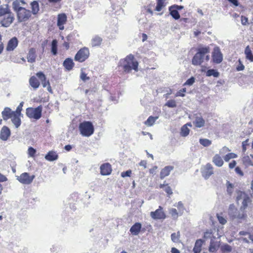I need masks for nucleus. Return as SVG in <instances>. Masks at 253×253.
Masks as SVG:
<instances>
[{"mask_svg": "<svg viewBox=\"0 0 253 253\" xmlns=\"http://www.w3.org/2000/svg\"><path fill=\"white\" fill-rule=\"evenodd\" d=\"M118 67L121 68L125 73H129L132 70L138 71V62L135 59L133 55L130 54L125 58L120 60Z\"/></svg>", "mask_w": 253, "mask_h": 253, "instance_id": "obj_1", "label": "nucleus"}, {"mask_svg": "<svg viewBox=\"0 0 253 253\" xmlns=\"http://www.w3.org/2000/svg\"><path fill=\"white\" fill-rule=\"evenodd\" d=\"M210 53V48L208 46L199 47L197 49V52L195 54L192 60V64L194 65H200L204 60L208 61L210 59V55L207 54Z\"/></svg>", "mask_w": 253, "mask_h": 253, "instance_id": "obj_2", "label": "nucleus"}, {"mask_svg": "<svg viewBox=\"0 0 253 253\" xmlns=\"http://www.w3.org/2000/svg\"><path fill=\"white\" fill-rule=\"evenodd\" d=\"M81 134L85 137L91 136L94 131L92 123L89 121H84L81 123L79 126Z\"/></svg>", "mask_w": 253, "mask_h": 253, "instance_id": "obj_3", "label": "nucleus"}, {"mask_svg": "<svg viewBox=\"0 0 253 253\" xmlns=\"http://www.w3.org/2000/svg\"><path fill=\"white\" fill-rule=\"evenodd\" d=\"M42 105H40L36 108H28L26 109V115L29 118L37 120L42 116Z\"/></svg>", "mask_w": 253, "mask_h": 253, "instance_id": "obj_4", "label": "nucleus"}, {"mask_svg": "<svg viewBox=\"0 0 253 253\" xmlns=\"http://www.w3.org/2000/svg\"><path fill=\"white\" fill-rule=\"evenodd\" d=\"M31 16V11L30 10L21 7L17 8V17L19 22H26L29 20Z\"/></svg>", "mask_w": 253, "mask_h": 253, "instance_id": "obj_5", "label": "nucleus"}, {"mask_svg": "<svg viewBox=\"0 0 253 253\" xmlns=\"http://www.w3.org/2000/svg\"><path fill=\"white\" fill-rule=\"evenodd\" d=\"M89 50L87 47L81 48L76 54L74 60L79 62L85 61L89 56Z\"/></svg>", "mask_w": 253, "mask_h": 253, "instance_id": "obj_6", "label": "nucleus"}, {"mask_svg": "<svg viewBox=\"0 0 253 253\" xmlns=\"http://www.w3.org/2000/svg\"><path fill=\"white\" fill-rule=\"evenodd\" d=\"M236 200L237 201L243 200L242 205L241 207V209L243 210H245L248 206V205L251 202V200L249 196L246 193L242 191H239L238 193V196Z\"/></svg>", "mask_w": 253, "mask_h": 253, "instance_id": "obj_7", "label": "nucleus"}, {"mask_svg": "<svg viewBox=\"0 0 253 253\" xmlns=\"http://www.w3.org/2000/svg\"><path fill=\"white\" fill-rule=\"evenodd\" d=\"M150 216L152 219L156 220H163L167 217L166 214L163 211V207L160 206L156 211L150 212Z\"/></svg>", "mask_w": 253, "mask_h": 253, "instance_id": "obj_8", "label": "nucleus"}, {"mask_svg": "<svg viewBox=\"0 0 253 253\" xmlns=\"http://www.w3.org/2000/svg\"><path fill=\"white\" fill-rule=\"evenodd\" d=\"M201 173L205 179H208L213 174V167L211 164L208 163L203 166L201 169Z\"/></svg>", "mask_w": 253, "mask_h": 253, "instance_id": "obj_9", "label": "nucleus"}, {"mask_svg": "<svg viewBox=\"0 0 253 253\" xmlns=\"http://www.w3.org/2000/svg\"><path fill=\"white\" fill-rule=\"evenodd\" d=\"M2 116L3 120H7L13 118L12 122L16 126V112L12 111L10 108L6 107L2 112Z\"/></svg>", "mask_w": 253, "mask_h": 253, "instance_id": "obj_10", "label": "nucleus"}, {"mask_svg": "<svg viewBox=\"0 0 253 253\" xmlns=\"http://www.w3.org/2000/svg\"><path fill=\"white\" fill-rule=\"evenodd\" d=\"M3 19H0V24L1 26L5 27H8L14 20V16L10 11L2 16Z\"/></svg>", "mask_w": 253, "mask_h": 253, "instance_id": "obj_11", "label": "nucleus"}, {"mask_svg": "<svg viewBox=\"0 0 253 253\" xmlns=\"http://www.w3.org/2000/svg\"><path fill=\"white\" fill-rule=\"evenodd\" d=\"M34 175H30L27 172H24L22 173L20 176L17 179L22 183L24 184H29L32 182L34 179L35 178Z\"/></svg>", "mask_w": 253, "mask_h": 253, "instance_id": "obj_12", "label": "nucleus"}, {"mask_svg": "<svg viewBox=\"0 0 253 253\" xmlns=\"http://www.w3.org/2000/svg\"><path fill=\"white\" fill-rule=\"evenodd\" d=\"M36 76L41 80L43 87H47L48 91L50 92H52L50 83L48 80H46L45 75L42 72H39L36 74Z\"/></svg>", "mask_w": 253, "mask_h": 253, "instance_id": "obj_13", "label": "nucleus"}, {"mask_svg": "<svg viewBox=\"0 0 253 253\" xmlns=\"http://www.w3.org/2000/svg\"><path fill=\"white\" fill-rule=\"evenodd\" d=\"M193 124L196 127L201 128L205 126V120L201 114H195Z\"/></svg>", "mask_w": 253, "mask_h": 253, "instance_id": "obj_14", "label": "nucleus"}, {"mask_svg": "<svg viewBox=\"0 0 253 253\" xmlns=\"http://www.w3.org/2000/svg\"><path fill=\"white\" fill-rule=\"evenodd\" d=\"M100 173L102 175H110L112 171L111 165L108 163H104L102 164L100 168Z\"/></svg>", "mask_w": 253, "mask_h": 253, "instance_id": "obj_15", "label": "nucleus"}, {"mask_svg": "<svg viewBox=\"0 0 253 253\" xmlns=\"http://www.w3.org/2000/svg\"><path fill=\"white\" fill-rule=\"evenodd\" d=\"M67 19V16L65 13H61L58 15L57 26L60 30H63L64 29V25L66 23Z\"/></svg>", "mask_w": 253, "mask_h": 253, "instance_id": "obj_16", "label": "nucleus"}, {"mask_svg": "<svg viewBox=\"0 0 253 253\" xmlns=\"http://www.w3.org/2000/svg\"><path fill=\"white\" fill-rule=\"evenodd\" d=\"M142 228V225L139 222L135 223L130 228L129 231L132 235H137Z\"/></svg>", "mask_w": 253, "mask_h": 253, "instance_id": "obj_17", "label": "nucleus"}, {"mask_svg": "<svg viewBox=\"0 0 253 253\" xmlns=\"http://www.w3.org/2000/svg\"><path fill=\"white\" fill-rule=\"evenodd\" d=\"M212 60L214 63H220L222 61V55L219 49H214L212 52Z\"/></svg>", "mask_w": 253, "mask_h": 253, "instance_id": "obj_18", "label": "nucleus"}, {"mask_svg": "<svg viewBox=\"0 0 253 253\" xmlns=\"http://www.w3.org/2000/svg\"><path fill=\"white\" fill-rule=\"evenodd\" d=\"M10 131L9 129L4 126L1 129L0 133V138L2 140H6L8 137L10 136Z\"/></svg>", "mask_w": 253, "mask_h": 253, "instance_id": "obj_19", "label": "nucleus"}, {"mask_svg": "<svg viewBox=\"0 0 253 253\" xmlns=\"http://www.w3.org/2000/svg\"><path fill=\"white\" fill-rule=\"evenodd\" d=\"M213 163L218 167H221L223 165L224 162L222 157L219 154H215L212 158Z\"/></svg>", "mask_w": 253, "mask_h": 253, "instance_id": "obj_20", "label": "nucleus"}, {"mask_svg": "<svg viewBox=\"0 0 253 253\" xmlns=\"http://www.w3.org/2000/svg\"><path fill=\"white\" fill-rule=\"evenodd\" d=\"M173 169V167L172 166H166L164 169H163L160 172V178L161 179H164L165 177L168 176L171 170H172Z\"/></svg>", "mask_w": 253, "mask_h": 253, "instance_id": "obj_21", "label": "nucleus"}, {"mask_svg": "<svg viewBox=\"0 0 253 253\" xmlns=\"http://www.w3.org/2000/svg\"><path fill=\"white\" fill-rule=\"evenodd\" d=\"M63 65L66 70L70 71L74 67L75 64L71 58H67L63 62Z\"/></svg>", "mask_w": 253, "mask_h": 253, "instance_id": "obj_22", "label": "nucleus"}, {"mask_svg": "<svg viewBox=\"0 0 253 253\" xmlns=\"http://www.w3.org/2000/svg\"><path fill=\"white\" fill-rule=\"evenodd\" d=\"M203 243L204 241L202 239H198L196 241L193 250L194 253H200L201 252Z\"/></svg>", "mask_w": 253, "mask_h": 253, "instance_id": "obj_23", "label": "nucleus"}, {"mask_svg": "<svg viewBox=\"0 0 253 253\" xmlns=\"http://www.w3.org/2000/svg\"><path fill=\"white\" fill-rule=\"evenodd\" d=\"M36 58V49L34 48H30L27 55V59L28 62L31 63L34 62L35 61Z\"/></svg>", "mask_w": 253, "mask_h": 253, "instance_id": "obj_24", "label": "nucleus"}, {"mask_svg": "<svg viewBox=\"0 0 253 253\" xmlns=\"http://www.w3.org/2000/svg\"><path fill=\"white\" fill-rule=\"evenodd\" d=\"M16 47V37H13L8 42L6 49L8 51H13Z\"/></svg>", "mask_w": 253, "mask_h": 253, "instance_id": "obj_25", "label": "nucleus"}, {"mask_svg": "<svg viewBox=\"0 0 253 253\" xmlns=\"http://www.w3.org/2000/svg\"><path fill=\"white\" fill-rule=\"evenodd\" d=\"M29 84L34 89L38 88L40 85V83L36 77L33 76L29 79Z\"/></svg>", "mask_w": 253, "mask_h": 253, "instance_id": "obj_26", "label": "nucleus"}, {"mask_svg": "<svg viewBox=\"0 0 253 253\" xmlns=\"http://www.w3.org/2000/svg\"><path fill=\"white\" fill-rule=\"evenodd\" d=\"M166 0H156V6L155 8L156 11H161L166 6Z\"/></svg>", "mask_w": 253, "mask_h": 253, "instance_id": "obj_27", "label": "nucleus"}, {"mask_svg": "<svg viewBox=\"0 0 253 253\" xmlns=\"http://www.w3.org/2000/svg\"><path fill=\"white\" fill-rule=\"evenodd\" d=\"M58 156L53 151H49L45 156V159L48 161H53L58 159Z\"/></svg>", "mask_w": 253, "mask_h": 253, "instance_id": "obj_28", "label": "nucleus"}, {"mask_svg": "<svg viewBox=\"0 0 253 253\" xmlns=\"http://www.w3.org/2000/svg\"><path fill=\"white\" fill-rule=\"evenodd\" d=\"M191 126L192 125L190 123H187L183 126L181 128V135L182 136H187L190 132V129L188 128L187 126Z\"/></svg>", "mask_w": 253, "mask_h": 253, "instance_id": "obj_29", "label": "nucleus"}, {"mask_svg": "<svg viewBox=\"0 0 253 253\" xmlns=\"http://www.w3.org/2000/svg\"><path fill=\"white\" fill-rule=\"evenodd\" d=\"M169 11L170 15L175 20H177L180 18V14L176 9L174 6H170L169 7Z\"/></svg>", "mask_w": 253, "mask_h": 253, "instance_id": "obj_30", "label": "nucleus"}, {"mask_svg": "<svg viewBox=\"0 0 253 253\" xmlns=\"http://www.w3.org/2000/svg\"><path fill=\"white\" fill-rule=\"evenodd\" d=\"M102 42V39L98 36H95L91 40V46L92 47L100 46Z\"/></svg>", "mask_w": 253, "mask_h": 253, "instance_id": "obj_31", "label": "nucleus"}, {"mask_svg": "<svg viewBox=\"0 0 253 253\" xmlns=\"http://www.w3.org/2000/svg\"><path fill=\"white\" fill-rule=\"evenodd\" d=\"M31 6L32 9V11H31V13H32L34 15L37 14L40 10L39 4L38 2L36 0L32 1L31 3Z\"/></svg>", "mask_w": 253, "mask_h": 253, "instance_id": "obj_32", "label": "nucleus"}, {"mask_svg": "<svg viewBox=\"0 0 253 253\" xmlns=\"http://www.w3.org/2000/svg\"><path fill=\"white\" fill-rule=\"evenodd\" d=\"M245 54L247 59L250 62H253V54L249 45L246 46L245 49Z\"/></svg>", "mask_w": 253, "mask_h": 253, "instance_id": "obj_33", "label": "nucleus"}, {"mask_svg": "<svg viewBox=\"0 0 253 253\" xmlns=\"http://www.w3.org/2000/svg\"><path fill=\"white\" fill-rule=\"evenodd\" d=\"M10 9L7 5H2L0 6V19H2V16L10 12Z\"/></svg>", "mask_w": 253, "mask_h": 253, "instance_id": "obj_34", "label": "nucleus"}, {"mask_svg": "<svg viewBox=\"0 0 253 253\" xmlns=\"http://www.w3.org/2000/svg\"><path fill=\"white\" fill-rule=\"evenodd\" d=\"M165 187L164 189L165 191L167 193L168 196H170L172 194V191L170 186H169L168 183H166V181L164 182V184H161L159 185L160 188H163Z\"/></svg>", "mask_w": 253, "mask_h": 253, "instance_id": "obj_35", "label": "nucleus"}, {"mask_svg": "<svg viewBox=\"0 0 253 253\" xmlns=\"http://www.w3.org/2000/svg\"><path fill=\"white\" fill-rule=\"evenodd\" d=\"M206 76L207 77L213 76L214 77L217 78L219 76V73L218 71L214 69L208 70L206 72Z\"/></svg>", "mask_w": 253, "mask_h": 253, "instance_id": "obj_36", "label": "nucleus"}, {"mask_svg": "<svg viewBox=\"0 0 253 253\" xmlns=\"http://www.w3.org/2000/svg\"><path fill=\"white\" fill-rule=\"evenodd\" d=\"M157 119V117H154L153 116H150L144 122V124L147 126H151L154 124Z\"/></svg>", "mask_w": 253, "mask_h": 253, "instance_id": "obj_37", "label": "nucleus"}, {"mask_svg": "<svg viewBox=\"0 0 253 253\" xmlns=\"http://www.w3.org/2000/svg\"><path fill=\"white\" fill-rule=\"evenodd\" d=\"M51 52L53 55H55L57 53V41L53 40L51 42Z\"/></svg>", "mask_w": 253, "mask_h": 253, "instance_id": "obj_38", "label": "nucleus"}, {"mask_svg": "<svg viewBox=\"0 0 253 253\" xmlns=\"http://www.w3.org/2000/svg\"><path fill=\"white\" fill-rule=\"evenodd\" d=\"M238 156L234 153H229L224 157V160L225 162H229L230 160L237 158Z\"/></svg>", "mask_w": 253, "mask_h": 253, "instance_id": "obj_39", "label": "nucleus"}, {"mask_svg": "<svg viewBox=\"0 0 253 253\" xmlns=\"http://www.w3.org/2000/svg\"><path fill=\"white\" fill-rule=\"evenodd\" d=\"M227 192L228 194L231 196L234 191V185L230 183L229 181L226 182Z\"/></svg>", "mask_w": 253, "mask_h": 253, "instance_id": "obj_40", "label": "nucleus"}, {"mask_svg": "<svg viewBox=\"0 0 253 253\" xmlns=\"http://www.w3.org/2000/svg\"><path fill=\"white\" fill-rule=\"evenodd\" d=\"M221 251L223 253H230L232 251V247L228 244H224L221 247Z\"/></svg>", "mask_w": 253, "mask_h": 253, "instance_id": "obj_41", "label": "nucleus"}, {"mask_svg": "<svg viewBox=\"0 0 253 253\" xmlns=\"http://www.w3.org/2000/svg\"><path fill=\"white\" fill-rule=\"evenodd\" d=\"M243 163L246 167L253 166V162L249 156L244 157L243 159Z\"/></svg>", "mask_w": 253, "mask_h": 253, "instance_id": "obj_42", "label": "nucleus"}, {"mask_svg": "<svg viewBox=\"0 0 253 253\" xmlns=\"http://www.w3.org/2000/svg\"><path fill=\"white\" fill-rule=\"evenodd\" d=\"M200 143L204 147H208L211 144V141L206 138H201L199 140Z\"/></svg>", "mask_w": 253, "mask_h": 253, "instance_id": "obj_43", "label": "nucleus"}, {"mask_svg": "<svg viewBox=\"0 0 253 253\" xmlns=\"http://www.w3.org/2000/svg\"><path fill=\"white\" fill-rule=\"evenodd\" d=\"M169 213L170 214L172 218L174 220H176L178 216V212L175 209H171L169 211Z\"/></svg>", "mask_w": 253, "mask_h": 253, "instance_id": "obj_44", "label": "nucleus"}, {"mask_svg": "<svg viewBox=\"0 0 253 253\" xmlns=\"http://www.w3.org/2000/svg\"><path fill=\"white\" fill-rule=\"evenodd\" d=\"M218 248V245L213 242H211L209 247V251L210 252L214 253L217 250Z\"/></svg>", "mask_w": 253, "mask_h": 253, "instance_id": "obj_45", "label": "nucleus"}, {"mask_svg": "<svg viewBox=\"0 0 253 253\" xmlns=\"http://www.w3.org/2000/svg\"><path fill=\"white\" fill-rule=\"evenodd\" d=\"M186 92V88H183L179 90L175 94V97H184L185 96V93Z\"/></svg>", "mask_w": 253, "mask_h": 253, "instance_id": "obj_46", "label": "nucleus"}, {"mask_svg": "<svg viewBox=\"0 0 253 253\" xmlns=\"http://www.w3.org/2000/svg\"><path fill=\"white\" fill-rule=\"evenodd\" d=\"M166 105L169 107L174 108L176 106V103L174 100L171 99L167 102Z\"/></svg>", "mask_w": 253, "mask_h": 253, "instance_id": "obj_47", "label": "nucleus"}, {"mask_svg": "<svg viewBox=\"0 0 253 253\" xmlns=\"http://www.w3.org/2000/svg\"><path fill=\"white\" fill-rule=\"evenodd\" d=\"M179 233L178 232L177 233H173L171 235V240L175 243H176L178 242L179 238Z\"/></svg>", "mask_w": 253, "mask_h": 253, "instance_id": "obj_48", "label": "nucleus"}, {"mask_svg": "<svg viewBox=\"0 0 253 253\" xmlns=\"http://www.w3.org/2000/svg\"><path fill=\"white\" fill-rule=\"evenodd\" d=\"M195 79L194 77H192L188 79L186 82L183 84V85H191L195 82Z\"/></svg>", "mask_w": 253, "mask_h": 253, "instance_id": "obj_49", "label": "nucleus"}, {"mask_svg": "<svg viewBox=\"0 0 253 253\" xmlns=\"http://www.w3.org/2000/svg\"><path fill=\"white\" fill-rule=\"evenodd\" d=\"M249 139H247L242 143V150L245 152L247 150V147L249 145Z\"/></svg>", "mask_w": 253, "mask_h": 253, "instance_id": "obj_50", "label": "nucleus"}, {"mask_svg": "<svg viewBox=\"0 0 253 253\" xmlns=\"http://www.w3.org/2000/svg\"><path fill=\"white\" fill-rule=\"evenodd\" d=\"M132 174V171L130 169L127 170L126 171H123L121 173V175L122 177H130Z\"/></svg>", "mask_w": 253, "mask_h": 253, "instance_id": "obj_51", "label": "nucleus"}, {"mask_svg": "<svg viewBox=\"0 0 253 253\" xmlns=\"http://www.w3.org/2000/svg\"><path fill=\"white\" fill-rule=\"evenodd\" d=\"M28 154L30 156L34 157H35L36 153V150L34 148L30 147L28 150Z\"/></svg>", "mask_w": 253, "mask_h": 253, "instance_id": "obj_52", "label": "nucleus"}, {"mask_svg": "<svg viewBox=\"0 0 253 253\" xmlns=\"http://www.w3.org/2000/svg\"><path fill=\"white\" fill-rule=\"evenodd\" d=\"M241 23L243 25L246 26L249 24V20L248 18L243 15H242L241 17Z\"/></svg>", "mask_w": 253, "mask_h": 253, "instance_id": "obj_53", "label": "nucleus"}, {"mask_svg": "<svg viewBox=\"0 0 253 253\" xmlns=\"http://www.w3.org/2000/svg\"><path fill=\"white\" fill-rule=\"evenodd\" d=\"M80 78L84 82H85L86 81H88L90 79V78L87 76V74L84 72H82L80 75Z\"/></svg>", "mask_w": 253, "mask_h": 253, "instance_id": "obj_54", "label": "nucleus"}, {"mask_svg": "<svg viewBox=\"0 0 253 253\" xmlns=\"http://www.w3.org/2000/svg\"><path fill=\"white\" fill-rule=\"evenodd\" d=\"M235 171L240 176H243L244 175V172L239 167H236L235 168Z\"/></svg>", "mask_w": 253, "mask_h": 253, "instance_id": "obj_55", "label": "nucleus"}, {"mask_svg": "<svg viewBox=\"0 0 253 253\" xmlns=\"http://www.w3.org/2000/svg\"><path fill=\"white\" fill-rule=\"evenodd\" d=\"M217 218L219 222V223L222 225L225 224L227 222L226 219L224 217H223V216H220L218 214L217 215Z\"/></svg>", "mask_w": 253, "mask_h": 253, "instance_id": "obj_56", "label": "nucleus"}, {"mask_svg": "<svg viewBox=\"0 0 253 253\" xmlns=\"http://www.w3.org/2000/svg\"><path fill=\"white\" fill-rule=\"evenodd\" d=\"M239 65L236 67V70L238 71H243L245 69L244 65L242 63L240 59L238 60Z\"/></svg>", "mask_w": 253, "mask_h": 253, "instance_id": "obj_57", "label": "nucleus"}, {"mask_svg": "<svg viewBox=\"0 0 253 253\" xmlns=\"http://www.w3.org/2000/svg\"><path fill=\"white\" fill-rule=\"evenodd\" d=\"M237 163L236 161L235 160L232 161L231 162L229 163L228 167L229 169H231L234 168H235L236 166Z\"/></svg>", "mask_w": 253, "mask_h": 253, "instance_id": "obj_58", "label": "nucleus"}, {"mask_svg": "<svg viewBox=\"0 0 253 253\" xmlns=\"http://www.w3.org/2000/svg\"><path fill=\"white\" fill-rule=\"evenodd\" d=\"M152 6H153V5L152 4H150L147 6H146L145 7V9H146L147 12L150 13L151 15H152L153 14V12L151 9Z\"/></svg>", "mask_w": 253, "mask_h": 253, "instance_id": "obj_59", "label": "nucleus"}, {"mask_svg": "<svg viewBox=\"0 0 253 253\" xmlns=\"http://www.w3.org/2000/svg\"><path fill=\"white\" fill-rule=\"evenodd\" d=\"M74 34H69L67 37H66V40H67V42H69V43H71L72 42V40H73V37H74Z\"/></svg>", "mask_w": 253, "mask_h": 253, "instance_id": "obj_60", "label": "nucleus"}, {"mask_svg": "<svg viewBox=\"0 0 253 253\" xmlns=\"http://www.w3.org/2000/svg\"><path fill=\"white\" fill-rule=\"evenodd\" d=\"M139 165L143 167L145 169L147 167V161L146 160H141L139 163Z\"/></svg>", "mask_w": 253, "mask_h": 253, "instance_id": "obj_61", "label": "nucleus"}, {"mask_svg": "<svg viewBox=\"0 0 253 253\" xmlns=\"http://www.w3.org/2000/svg\"><path fill=\"white\" fill-rule=\"evenodd\" d=\"M70 43L69 42H67L66 41L64 42L63 43V46L65 48L66 50H68L70 48Z\"/></svg>", "mask_w": 253, "mask_h": 253, "instance_id": "obj_62", "label": "nucleus"}, {"mask_svg": "<svg viewBox=\"0 0 253 253\" xmlns=\"http://www.w3.org/2000/svg\"><path fill=\"white\" fill-rule=\"evenodd\" d=\"M7 180V178L4 175L0 173V182H4Z\"/></svg>", "mask_w": 253, "mask_h": 253, "instance_id": "obj_63", "label": "nucleus"}, {"mask_svg": "<svg viewBox=\"0 0 253 253\" xmlns=\"http://www.w3.org/2000/svg\"><path fill=\"white\" fill-rule=\"evenodd\" d=\"M171 253H180L179 251L175 248H172L171 250Z\"/></svg>", "mask_w": 253, "mask_h": 253, "instance_id": "obj_64", "label": "nucleus"}]
</instances>
